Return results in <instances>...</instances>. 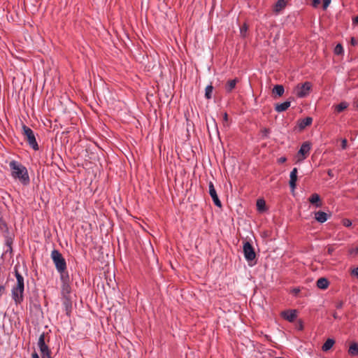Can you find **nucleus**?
<instances>
[{
    "instance_id": "obj_1",
    "label": "nucleus",
    "mask_w": 358,
    "mask_h": 358,
    "mask_svg": "<svg viewBox=\"0 0 358 358\" xmlns=\"http://www.w3.org/2000/svg\"><path fill=\"white\" fill-rule=\"evenodd\" d=\"M10 176L22 185L27 186L30 183V178L27 168L20 162L12 160L9 162Z\"/></svg>"
},
{
    "instance_id": "obj_2",
    "label": "nucleus",
    "mask_w": 358,
    "mask_h": 358,
    "mask_svg": "<svg viewBox=\"0 0 358 358\" xmlns=\"http://www.w3.org/2000/svg\"><path fill=\"white\" fill-rule=\"evenodd\" d=\"M15 276L17 282L12 287L11 297L16 306L21 304L24 301V281L23 276L15 268Z\"/></svg>"
},
{
    "instance_id": "obj_3",
    "label": "nucleus",
    "mask_w": 358,
    "mask_h": 358,
    "mask_svg": "<svg viewBox=\"0 0 358 358\" xmlns=\"http://www.w3.org/2000/svg\"><path fill=\"white\" fill-rule=\"evenodd\" d=\"M50 256L58 273H62L66 270V260L59 250H53L51 252Z\"/></svg>"
},
{
    "instance_id": "obj_4",
    "label": "nucleus",
    "mask_w": 358,
    "mask_h": 358,
    "mask_svg": "<svg viewBox=\"0 0 358 358\" xmlns=\"http://www.w3.org/2000/svg\"><path fill=\"white\" fill-rule=\"evenodd\" d=\"M23 134L29 145L34 150H38V145L36 142L34 133L31 129L26 125L22 126Z\"/></svg>"
},
{
    "instance_id": "obj_5",
    "label": "nucleus",
    "mask_w": 358,
    "mask_h": 358,
    "mask_svg": "<svg viewBox=\"0 0 358 358\" xmlns=\"http://www.w3.org/2000/svg\"><path fill=\"white\" fill-rule=\"evenodd\" d=\"M312 88V84L310 82H305L303 84L298 85L294 89V93L299 98L306 97Z\"/></svg>"
},
{
    "instance_id": "obj_6",
    "label": "nucleus",
    "mask_w": 358,
    "mask_h": 358,
    "mask_svg": "<svg viewBox=\"0 0 358 358\" xmlns=\"http://www.w3.org/2000/svg\"><path fill=\"white\" fill-rule=\"evenodd\" d=\"M38 346L41 351L42 358H52L48 346L45 342V334H41L38 341Z\"/></svg>"
},
{
    "instance_id": "obj_7",
    "label": "nucleus",
    "mask_w": 358,
    "mask_h": 358,
    "mask_svg": "<svg viewBox=\"0 0 358 358\" xmlns=\"http://www.w3.org/2000/svg\"><path fill=\"white\" fill-rule=\"evenodd\" d=\"M243 250L244 257L248 262H250L255 259L256 254L255 252L254 248L248 241L244 243Z\"/></svg>"
},
{
    "instance_id": "obj_8",
    "label": "nucleus",
    "mask_w": 358,
    "mask_h": 358,
    "mask_svg": "<svg viewBox=\"0 0 358 358\" xmlns=\"http://www.w3.org/2000/svg\"><path fill=\"white\" fill-rule=\"evenodd\" d=\"M311 149L310 143L306 141L302 143L297 153L298 161L304 160L309 155Z\"/></svg>"
},
{
    "instance_id": "obj_9",
    "label": "nucleus",
    "mask_w": 358,
    "mask_h": 358,
    "mask_svg": "<svg viewBox=\"0 0 358 358\" xmlns=\"http://www.w3.org/2000/svg\"><path fill=\"white\" fill-rule=\"evenodd\" d=\"M208 188H209V194L210 195L214 204L217 207L222 206V203L220 200L219 199V197L217 196V192L215 190V188L214 187V185L213 182H208Z\"/></svg>"
},
{
    "instance_id": "obj_10",
    "label": "nucleus",
    "mask_w": 358,
    "mask_h": 358,
    "mask_svg": "<svg viewBox=\"0 0 358 358\" xmlns=\"http://www.w3.org/2000/svg\"><path fill=\"white\" fill-rule=\"evenodd\" d=\"M282 317L289 322H292L297 317V312L296 310H287L281 313Z\"/></svg>"
},
{
    "instance_id": "obj_11",
    "label": "nucleus",
    "mask_w": 358,
    "mask_h": 358,
    "mask_svg": "<svg viewBox=\"0 0 358 358\" xmlns=\"http://www.w3.org/2000/svg\"><path fill=\"white\" fill-rule=\"evenodd\" d=\"M313 122V118L307 117L304 119L299 120L297 123V126L299 130L304 129L306 127L310 126Z\"/></svg>"
},
{
    "instance_id": "obj_12",
    "label": "nucleus",
    "mask_w": 358,
    "mask_h": 358,
    "mask_svg": "<svg viewBox=\"0 0 358 358\" xmlns=\"http://www.w3.org/2000/svg\"><path fill=\"white\" fill-rule=\"evenodd\" d=\"M289 178H290V179H289L290 187L292 189H294L296 187V182L297 180V169L296 168H294L292 169V171L290 173Z\"/></svg>"
},
{
    "instance_id": "obj_13",
    "label": "nucleus",
    "mask_w": 358,
    "mask_h": 358,
    "mask_svg": "<svg viewBox=\"0 0 358 358\" xmlns=\"http://www.w3.org/2000/svg\"><path fill=\"white\" fill-rule=\"evenodd\" d=\"M291 105V102L289 101H286L281 103H277L275 106V110L278 113H282L285 111Z\"/></svg>"
},
{
    "instance_id": "obj_14",
    "label": "nucleus",
    "mask_w": 358,
    "mask_h": 358,
    "mask_svg": "<svg viewBox=\"0 0 358 358\" xmlns=\"http://www.w3.org/2000/svg\"><path fill=\"white\" fill-rule=\"evenodd\" d=\"M327 214L323 211H317L315 213V220L320 223L326 222L327 220Z\"/></svg>"
},
{
    "instance_id": "obj_15",
    "label": "nucleus",
    "mask_w": 358,
    "mask_h": 358,
    "mask_svg": "<svg viewBox=\"0 0 358 358\" xmlns=\"http://www.w3.org/2000/svg\"><path fill=\"white\" fill-rule=\"evenodd\" d=\"M286 0H278L273 7V11L278 13L286 6Z\"/></svg>"
},
{
    "instance_id": "obj_16",
    "label": "nucleus",
    "mask_w": 358,
    "mask_h": 358,
    "mask_svg": "<svg viewBox=\"0 0 358 358\" xmlns=\"http://www.w3.org/2000/svg\"><path fill=\"white\" fill-rule=\"evenodd\" d=\"M309 201L312 204H315L316 207H320L322 203L320 202V197L319 194L315 193L313 194L309 198Z\"/></svg>"
},
{
    "instance_id": "obj_17",
    "label": "nucleus",
    "mask_w": 358,
    "mask_h": 358,
    "mask_svg": "<svg viewBox=\"0 0 358 358\" xmlns=\"http://www.w3.org/2000/svg\"><path fill=\"white\" fill-rule=\"evenodd\" d=\"M348 354L351 356L355 357L358 355V343H352L349 347Z\"/></svg>"
},
{
    "instance_id": "obj_18",
    "label": "nucleus",
    "mask_w": 358,
    "mask_h": 358,
    "mask_svg": "<svg viewBox=\"0 0 358 358\" xmlns=\"http://www.w3.org/2000/svg\"><path fill=\"white\" fill-rule=\"evenodd\" d=\"M317 286L321 289H325L329 286V281L324 278H320L317 281Z\"/></svg>"
},
{
    "instance_id": "obj_19",
    "label": "nucleus",
    "mask_w": 358,
    "mask_h": 358,
    "mask_svg": "<svg viewBox=\"0 0 358 358\" xmlns=\"http://www.w3.org/2000/svg\"><path fill=\"white\" fill-rule=\"evenodd\" d=\"M335 343V341L333 338H328L323 344L322 349L324 352L329 350Z\"/></svg>"
},
{
    "instance_id": "obj_20",
    "label": "nucleus",
    "mask_w": 358,
    "mask_h": 358,
    "mask_svg": "<svg viewBox=\"0 0 358 358\" xmlns=\"http://www.w3.org/2000/svg\"><path fill=\"white\" fill-rule=\"evenodd\" d=\"M284 92L285 89L282 85H276L273 88V93L275 94L278 96H282Z\"/></svg>"
},
{
    "instance_id": "obj_21",
    "label": "nucleus",
    "mask_w": 358,
    "mask_h": 358,
    "mask_svg": "<svg viewBox=\"0 0 358 358\" xmlns=\"http://www.w3.org/2000/svg\"><path fill=\"white\" fill-rule=\"evenodd\" d=\"M236 83H237V80L236 79L229 80L227 83L226 86H225L226 90L227 92L232 91V90H234L235 88Z\"/></svg>"
},
{
    "instance_id": "obj_22",
    "label": "nucleus",
    "mask_w": 358,
    "mask_h": 358,
    "mask_svg": "<svg viewBox=\"0 0 358 358\" xmlns=\"http://www.w3.org/2000/svg\"><path fill=\"white\" fill-rule=\"evenodd\" d=\"M349 104L346 101H342L335 106V110L337 113L343 111L348 107Z\"/></svg>"
},
{
    "instance_id": "obj_23",
    "label": "nucleus",
    "mask_w": 358,
    "mask_h": 358,
    "mask_svg": "<svg viewBox=\"0 0 358 358\" xmlns=\"http://www.w3.org/2000/svg\"><path fill=\"white\" fill-rule=\"evenodd\" d=\"M257 208L259 211L263 212L266 209V203L264 200L258 199L257 201Z\"/></svg>"
},
{
    "instance_id": "obj_24",
    "label": "nucleus",
    "mask_w": 358,
    "mask_h": 358,
    "mask_svg": "<svg viewBox=\"0 0 358 358\" xmlns=\"http://www.w3.org/2000/svg\"><path fill=\"white\" fill-rule=\"evenodd\" d=\"M12 244H13V238L10 236H6L5 240V245L7 247V252H12Z\"/></svg>"
},
{
    "instance_id": "obj_25",
    "label": "nucleus",
    "mask_w": 358,
    "mask_h": 358,
    "mask_svg": "<svg viewBox=\"0 0 358 358\" xmlns=\"http://www.w3.org/2000/svg\"><path fill=\"white\" fill-rule=\"evenodd\" d=\"M213 87L211 85H208L205 90V96L207 99H210L212 97Z\"/></svg>"
},
{
    "instance_id": "obj_26",
    "label": "nucleus",
    "mask_w": 358,
    "mask_h": 358,
    "mask_svg": "<svg viewBox=\"0 0 358 358\" xmlns=\"http://www.w3.org/2000/svg\"><path fill=\"white\" fill-rule=\"evenodd\" d=\"M60 275V279L64 282L66 283L69 280V276L68 273L66 272V270L65 271H62V273H59Z\"/></svg>"
},
{
    "instance_id": "obj_27",
    "label": "nucleus",
    "mask_w": 358,
    "mask_h": 358,
    "mask_svg": "<svg viewBox=\"0 0 358 358\" xmlns=\"http://www.w3.org/2000/svg\"><path fill=\"white\" fill-rule=\"evenodd\" d=\"M260 133H261L262 138H267L269 136L271 130L268 128H263L261 129Z\"/></svg>"
},
{
    "instance_id": "obj_28",
    "label": "nucleus",
    "mask_w": 358,
    "mask_h": 358,
    "mask_svg": "<svg viewBox=\"0 0 358 358\" xmlns=\"http://www.w3.org/2000/svg\"><path fill=\"white\" fill-rule=\"evenodd\" d=\"M343 52V48L341 44L336 45L334 48V53L336 55H341Z\"/></svg>"
},
{
    "instance_id": "obj_29",
    "label": "nucleus",
    "mask_w": 358,
    "mask_h": 358,
    "mask_svg": "<svg viewBox=\"0 0 358 358\" xmlns=\"http://www.w3.org/2000/svg\"><path fill=\"white\" fill-rule=\"evenodd\" d=\"M349 252L351 255H353V256H356L358 255V248L356 247V248H351L350 250H349Z\"/></svg>"
},
{
    "instance_id": "obj_30",
    "label": "nucleus",
    "mask_w": 358,
    "mask_h": 358,
    "mask_svg": "<svg viewBox=\"0 0 358 358\" xmlns=\"http://www.w3.org/2000/svg\"><path fill=\"white\" fill-rule=\"evenodd\" d=\"M331 0H322V2H323V9L324 10H326L328 6H329V4L331 3Z\"/></svg>"
},
{
    "instance_id": "obj_31",
    "label": "nucleus",
    "mask_w": 358,
    "mask_h": 358,
    "mask_svg": "<svg viewBox=\"0 0 358 358\" xmlns=\"http://www.w3.org/2000/svg\"><path fill=\"white\" fill-rule=\"evenodd\" d=\"M348 146V141L345 138L342 139L341 141V148L343 150H345Z\"/></svg>"
},
{
    "instance_id": "obj_32",
    "label": "nucleus",
    "mask_w": 358,
    "mask_h": 358,
    "mask_svg": "<svg viewBox=\"0 0 358 358\" xmlns=\"http://www.w3.org/2000/svg\"><path fill=\"white\" fill-rule=\"evenodd\" d=\"M343 225L347 227H349L352 225V222L351 220H348V219H345L343 220Z\"/></svg>"
},
{
    "instance_id": "obj_33",
    "label": "nucleus",
    "mask_w": 358,
    "mask_h": 358,
    "mask_svg": "<svg viewBox=\"0 0 358 358\" xmlns=\"http://www.w3.org/2000/svg\"><path fill=\"white\" fill-rule=\"evenodd\" d=\"M299 292H300V289L299 288L295 287V288H293L291 290V293L293 294L295 296H296Z\"/></svg>"
},
{
    "instance_id": "obj_34",
    "label": "nucleus",
    "mask_w": 358,
    "mask_h": 358,
    "mask_svg": "<svg viewBox=\"0 0 358 358\" xmlns=\"http://www.w3.org/2000/svg\"><path fill=\"white\" fill-rule=\"evenodd\" d=\"M287 161V158L285 157H281L278 159V162L279 164H282Z\"/></svg>"
},
{
    "instance_id": "obj_35",
    "label": "nucleus",
    "mask_w": 358,
    "mask_h": 358,
    "mask_svg": "<svg viewBox=\"0 0 358 358\" xmlns=\"http://www.w3.org/2000/svg\"><path fill=\"white\" fill-rule=\"evenodd\" d=\"M352 274L358 278V266L352 271Z\"/></svg>"
},
{
    "instance_id": "obj_36",
    "label": "nucleus",
    "mask_w": 358,
    "mask_h": 358,
    "mask_svg": "<svg viewBox=\"0 0 358 358\" xmlns=\"http://www.w3.org/2000/svg\"><path fill=\"white\" fill-rule=\"evenodd\" d=\"M320 3V0H313V6L317 7Z\"/></svg>"
},
{
    "instance_id": "obj_37",
    "label": "nucleus",
    "mask_w": 358,
    "mask_h": 358,
    "mask_svg": "<svg viewBox=\"0 0 358 358\" xmlns=\"http://www.w3.org/2000/svg\"><path fill=\"white\" fill-rule=\"evenodd\" d=\"M5 286L3 285H0V296H1L2 293L5 291Z\"/></svg>"
},
{
    "instance_id": "obj_38",
    "label": "nucleus",
    "mask_w": 358,
    "mask_h": 358,
    "mask_svg": "<svg viewBox=\"0 0 358 358\" xmlns=\"http://www.w3.org/2000/svg\"><path fill=\"white\" fill-rule=\"evenodd\" d=\"M351 43L352 45H356L357 44V40L355 38H352Z\"/></svg>"
},
{
    "instance_id": "obj_39",
    "label": "nucleus",
    "mask_w": 358,
    "mask_h": 358,
    "mask_svg": "<svg viewBox=\"0 0 358 358\" xmlns=\"http://www.w3.org/2000/svg\"><path fill=\"white\" fill-rule=\"evenodd\" d=\"M223 121L224 122H227V121H228V115H227V113H226L224 114Z\"/></svg>"
},
{
    "instance_id": "obj_40",
    "label": "nucleus",
    "mask_w": 358,
    "mask_h": 358,
    "mask_svg": "<svg viewBox=\"0 0 358 358\" xmlns=\"http://www.w3.org/2000/svg\"><path fill=\"white\" fill-rule=\"evenodd\" d=\"M297 328H298L299 330H302L303 329V323L301 322H299V324Z\"/></svg>"
},
{
    "instance_id": "obj_41",
    "label": "nucleus",
    "mask_w": 358,
    "mask_h": 358,
    "mask_svg": "<svg viewBox=\"0 0 358 358\" xmlns=\"http://www.w3.org/2000/svg\"><path fill=\"white\" fill-rule=\"evenodd\" d=\"M31 358H39V356L38 355V354L36 352H34L32 354Z\"/></svg>"
},
{
    "instance_id": "obj_42",
    "label": "nucleus",
    "mask_w": 358,
    "mask_h": 358,
    "mask_svg": "<svg viewBox=\"0 0 358 358\" xmlns=\"http://www.w3.org/2000/svg\"><path fill=\"white\" fill-rule=\"evenodd\" d=\"M354 22L358 24V15L354 19Z\"/></svg>"
},
{
    "instance_id": "obj_43",
    "label": "nucleus",
    "mask_w": 358,
    "mask_h": 358,
    "mask_svg": "<svg viewBox=\"0 0 358 358\" xmlns=\"http://www.w3.org/2000/svg\"><path fill=\"white\" fill-rule=\"evenodd\" d=\"M328 175H329V176H332V175H331V170H329V171H328Z\"/></svg>"
},
{
    "instance_id": "obj_44",
    "label": "nucleus",
    "mask_w": 358,
    "mask_h": 358,
    "mask_svg": "<svg viewBox=\"0 0 358 358\" xmlns=\"http://www.w3.org/2000/svg\"><path fill=\"white\" fill-rule=\"evenodd\" d=\"M341 306H342V303H340V304H338V305L337 306V308H341Z\"/></svg>"
},
{
    "instance_id": "obj_45",
    "label": "nucleus",
    "mask_w": 358,
    "mask_h": 358,
    "mask_svg": "<svg viewBox=\"0 0 358 358\" xmlns=\"http://www.w3.org/2000/svg\"><path fill=\"white\" fill-rule=\"evenodd\" d=\"M275 358H283V357H275Z\"/></svg>"
},
{
    "instance_id": "obj_46",
    "label": "nucleus",
    "mask_w": 358,
    "mask_h": 358,
    "mask_svg": "<svg viewBox=\"0 0 358 358\" xmlns=\"http://www.w3.org/2000/svg\"><path fill=\"white\" fill-rule=\"evenodd\" d=\"M357 107L358 108V103H357Z\"/></svg>"
}]
</instances>
